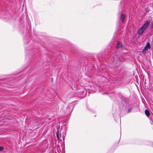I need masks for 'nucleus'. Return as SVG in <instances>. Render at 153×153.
Wrapping results in <instances>:
<instances>
[{"mask_svg": "<svg viewBox=\"0 0 153 153\" xmlns=\"http://www.w3.org/2000/svg\"><path fill=\"white\" fill-rule=\"evenodd\" d=\"M123 1L121 2V4L123 3L124 5L123 7H126L128 8V7H130L131 4L134 3L135 0H123Z\"/></svg>", "mask_w": 153, "mask_h": 153, "instance_id": "nucleus-1", "label": "nucleus"}, {"mask_svg": "<svg viewBox=\"0 0 153 153\" xmlns=\"http://www.w3.org/2000/svg\"><path fill=\"white\" fill-rule=\"evenodd\" d=\"M120 60L117 57V56H115L113 57V61L112 62V64L113 65L116 64L117 66V65H119V62H120Z\"/></svg>", "mask_w": 153, "mask_h": 153, "instance_id": "nucleus-2", "label": "nucleus"}, {"mask_svg": "<svg viewBox=\"0 0 153 153\" xmlns=\"http://www.w3.org/2000/svg\"><path fill=\"white\" fill-rule=\"evenodd\" d=\"M150 48V43L149 42H148L146 45V46L144 47V48L143 49L142 52L143 53L145 52L146 51H148V49Z\"/></svg>", "mask_w": 153, "mask_h": 153, "instance_id": "nucleus-3", "label": "nucleus"}, {"mask_svg": "<svg viewBox=\"0 0 153 153\" xmlns=\"http://www.w3.org/2000/svg\"><path fill=\"white\" fill-rule=\"evenodd\" d=\"M145 29H145V28L142 26L138 30V33L139 34L141 35Z\"/></svg>", "mask_w": 153, "mask_h": 153, "instance_id": "nucleus-4", "label": "nucleus"}, {"mask_svg": "<svg viewBox=\"0 0 153 153\" xmlns=\"http://www.w3.org/2000/svg\"><path fill=\"white\" fill-rule=\"evenodd\" d=\"M150 22L149 21H145V23L143 25L142 27H143L145 29H146L150 25Z\"/></svg>", "mask_w": 153, "mask_h": 153, "instance_id": "nucleus-5", "label": "nucleus"}, {"mask_svg": "<svg viewBox=\"0 0 153 153\" xmlns=\"http://www.w3.org/2000/svg\"><path fill=\"white\" fill-rule=\"evenodd\" d=\"M122 46V43L119 41H118L117 43V44L116 46L117 48H119L121 47Z\"/></svg>", "mask_w": 153, "mask_h": 153, "instance_id": "nucleus-6", "label": "nucleus"}, {"mask_svg": "<svg viewBox=\"0 0 153 153\" xmlns=\"http://www.w3.org/2000/svg\"><path fill=\"white\" fill-rule=\"evenodd\" d=\"M145 114H146V116L148 117L149 118V116L150 115V113L149 111V110H148L147 109H146L145 110Z\"/></svg>", "mask_w": 153, "mask_h": 153, "instance_id": "nucleus-7", "label": "nucleus"}, {"mask_svg": "<svg viewBox=\"0 0 153 153\" xmlns=\"http://www.w3.org/2000/svg\"><path fill=\"white\" fill-rule=\"evenodd\" d=\"M125 18V15L124 14H122L120 17V19L122 20L123 23L124 22V19Z\"/></svg>", "mask_w": 153, "mask_h": 153, "instance_id": "nucleus-8", "label": "nucleus"}, {"mask_svg": "<svg viewBox=\"0 0 153 153\" xmlns=\"http://www.w3.org/2000/svg\"><path fill=\"white\" fill-rule=\"evenodd\" d=\"M4 148L3 147L0 146V151H1L3 150Z\"/></svg>", "mask_w": 153, "mask_h": 153, "instance_id": "nucleus-9", "label": "nucleus"}, {"mask_svg": "<svg viewBox=\"0 0 153 153\" xmlns=\"http://www.w3.org/2000/svg\"><path fill=\"white\" fill-rule=\"evenodd\" d=\"M131 109H132L131 108H129L128 109V112H130L131 111Z\"/></svg>", "mask_w": 153, "mask_h": 153, "instance_id": "nucleus-10", "label": "nucleus"}, {"mask_svg": "<svg viewBox=\"0 0 153 153\" xmlns=\"http://www.w3.org/2000/svg\"><path fill=\"white\" fill-rule=\"evenodd\" d=\"M56 136H57V138L58 139V138H59V135L58 134H57L56 135Z\"/></svg>", "mask_w": 153, "mask_h": 153, "instance_id": "nucleus-11", "label": "nucleus"}, {"mask_svg": "<svg viewBox=\"0 0 153 153\" xmlns=\"http://www.w3.org/2000/svg\"><path fill=\"white\" fill-rule=\"evenodd\" d=\"M152 27H153V24H152Z\"/></svg>", "mask_w": 153, "mask_h": 153, "instance_id": "nucleus-12", "label": "nucleus"}]
</instances>
